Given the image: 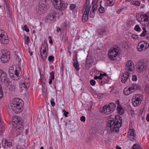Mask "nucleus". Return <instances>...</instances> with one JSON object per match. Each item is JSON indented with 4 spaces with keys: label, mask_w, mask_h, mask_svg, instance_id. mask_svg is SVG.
Masks as SVG:
<instances>
[{
    "label": "nucleus",
    "mask_w": 149,
    "mask_h": 149,
    "mask_svg": "<svg viewBox=\"0 0 149 149\" xmlns=\"http://www.w3.org/2000/svg\"><path fill=\"white\" fill-rule=\"evenodd\" d=\"M122 123V118L118 115H116L114 119L113 118H111L108 121L107 125L108 131L110 130L109 133H111L114 131L116 132H118Z\"/></svg>",
    "instance_id": "f257e3e1"
},
{
    "label": "nucleus",
    "mask_w": 149,
    "mask_h": 149,
    "mask_svg": "<svg viewBox=\"0 0 149 149\" xmlns=\"http://www.w3.org/2000/svg\"><path fill=\"white\" fill-rule=\"evenodd\" d=\"M23 102L22 99L18 97L14 98L11 105V108L15 113H19L22 110Z\"/></svg>",
    "instance_id": "f03ea898"
},
{
    "label": "nucleus",
    "mask_w": 149,
    "mask_h": 149,
    "mask_svg": "<svg viewBox=\"0 0 149 149\" xmlns=\"http://www.w3.org/2000/svg\"><path fill=\"white\" fill-rule=\"evenodd\" d=\"M12 120L14 125H16V130L17 132H18L17 135L22 132L23 130V122L20 120V118L17 117L13 116L12 118Z\"/></svg>",
    "instance_id": "7ed1b4c3"
},
{
    "label": "nucleus",
    "mask_w": 149,
    "mask_h": 149,
    "mask_svg": "<svg viewBox=\"0 0 149 149\" xmlns=\"http://www.w3.org/2000/svg\"><path fill=\"white\" fill-rule=\"evenodd\" d=\"M20 68H15V70L13 67H10L9 69V73L10 76L13 77V79L15 80H18L21 77V76L19 74L20 73Z\"/></svg>",
    "instance_id": "20e7f679"
},
{
    "label": "nucleus",
    "mask_w": 149,
    "mask_h": 149,
    "mask_svg": "<svg viewBox=\"0 0 149 149\" xmlns=\"http://www.w3.org/2000/svg\"><path fill=\"white\" fill-rule=\"evenodd\" d=\"M140 89V86L136 84H132L131 86L128 89L126 88H125L123 92L124 94L126 95H130L131 93L134 92L136 90H139Z\"/></svg>",
    "instance_id": "39448f33"
},
{
    "label": "nucleus",
    "mask_w": 149,
    "mask_h": 149,
    "mask_svg": "<svg viewBox=\"0 0 149 149\" xmlns=\"http://www.w3.org/2000/svg\"><path fill=\"white\" fill-rule=\"evenodd\" d=\"M147 67V65L145 61L140 60L137 64L136 70L139 73H142L146 70Z\"/></svg>",
    "instance_id": "423d86ee"
},
{
    "label": "nucleus",
    "mask_w": 149,
    "mask_h": 149,
    "mask_svg": "<svg viewBox=\"0 0 149 149\" xmlns=\"http://www.w3.org/2000/svg\"><path fill=\"white\" fill-rule=\"evenodd\" d=\"M119 50L117 48L110 49L108 53L110 59L113 61L116 60V57L119 54Z\"/></svg>",
    "instance_id": "0eeeda50"
},
{
    "label": "nucleus",
    "mask_w": 149,
    "mask_h": 149,
    "mask_svg": "<svg viewBox=\"0 0 149 149\" xmlns=\"http://www.w3.org/2000/svg\"><path fill=\"white\" fill-rule=\"evenodd\" d=\"M149 47V44L146 41H142L138 44L137 47V50L139 51L145 50Z\"/></svg>",
    "instance_id": "6e6552de"
},
{
    "label": "nucleus",
    "mask_w": 149,
    "mask_h": 149,
    "mask_svg": "<svg viewBox=\"0 0 149 149\" xmlns=\"http://www.w3.org/2000/svg\"><path fill=\"white\" fill-rule=\"evenodd\" d=\"M10 52L7 50H4L3 52L2 55L0 58L2 63H7L10 59Z\"/></svg>",
    "instance_id": "1a4fd4ad"
},
{
    "label": "nucleus",
    "mask_w": 149,
    "mask_h": 149,
    "mask_svg": "<svg viewBox=\"0 0 149 149\" xmlns=\"http://www.w3.org/2000/svg\"><path fill=\"white\" fill-rule=\"evenodd\" d=\"M141 97L139 94L135 95L133 96L132 101L133 105L136 107L140 105L141 101Z\"/></svg>",
    "instance_id": "9d476101"
},
{
    "label": "nucleus",
    "mask_w": 149,
    "mask_h": 149,
    "mask_svg": "<svg viewBox=\"0 0 149 149\" xmlns=\"http://www.w3.org/2000/svg\"><path fill=\"white\" fill-rule=\"evenodd\" d=\"M91 6H86L85 7L84 13L82 17V20L84 22H86L88 18V16L89 12Z\"/></svg>",
    "instance_id": "9b49d317"
},
{
    "label": "nucleus",
    "mask_w": 149,
    "mask_h": 149,
    "mask_svg": "<svg viewBox=\"0 0 149 149\" xmlns=\"http://www.w3.org/2000/svg\"><path fill=\"white\" fill-rule=\"evenodd\" d=\"M8 80L6 73L0 70V82L2 83H6L8 82Z\"/></svg>",
    "instance_id": "f8f14e48"
},
{
    "label": "nucleus",
    "mask_w": 149,
    "mask_h": 149,
    "mask_svg": "<svg viewBox=\"0 0 149 149\" xmlns=\"http://www.w3.org/2000/svg\"><path fill=\"white\" fill-rule=\"evenodd\" d=\"M125 70L129 72H132L134 69V66L133 62L131 61H128L125 66Z\"/></svg>",
    "instance_id": "ddd939ff"
},
{
    "label": "nucleus",
    "mask_w": 149,
    "mask_h": 149,
    "mask_svg": "<svg viewBox=\"0 0 149 149\" xmlns=\"http://www.w3.org/2000/svg\"><path fill=\"white\" fill-rule=\"evenodd\" d=\"M54 7L55 8L61 10H64L66 7L65 4L62 3L60 0H58V1L56 3H54Z\"/></svg>",
    "instance_id": "4468645a"
},
{
    "label": "nucleus",
    "mask_w": 149,
    "mask_h": 149,
    "mask_svg": "<svg viewBox=\"0 0 149 149\" xmlns=\"http://www.w3.org/2000/svg\"><path fill=\"white\" fill-rule=\"evenodd\" d=\"M57 13L55 10H52L46 17L47 20L53 21L54 19L56 18Z\"/></svg>",
    "instance_id": "2eb2a0df"
},
{
    "label": "nucleus",
    "mask_w": 149,
    "mask_h": 149,
    "mask_svg": "<svg viewBox=\"0 0 149 149\" xmlns=\"http://www.w3.org/2000/svg\"><path fill=\"white\" fill-rule=\"evenodd\" d=\"M1 144L5 148H10L12 146V143L8 141L5 139H3L1 141Z\"/></svg>",
    "instance_id": "dca6fc26"
},
{
    "label": "nucleus",
    "mask_w": 149,
    "mask_h": 149,
    "mask_svg": "<svg viewBox=\"0 0 149 149\" xmlns=\"http://www.w3.org/2000/svg\"><path fill=\"white\" fill-rule=\"evenodd\" d=\"M6 35H0V42L4 44H7L9 43V40L8 38L6 37Z\"/></svg>",
    "instance_id": "f3484780"
},
{
    "label": "nucleus",
    "mask_w": 149,
    "mask_h": 149,
    "mask_svg": "<svg viewBox=\"0 0 149 149\" xmlns=\"http://www.w3.org/2000/svg\"><path fill=\"white\" fill-rule=\"evenodd\" d=\"M129 77V73L127 72L123 74L122 77V82L123 83H125L128 79Z\"/></svg>",
    "instance_id": "a211bd4d"
},
{
    "label": "nucleus",
    "mask_w": 149,
    "mask_h": 149,
    "mask_svg": "<svg viewBox=\"0 0 149 149\" xmlns=\"http://www.w3.org/2000/svg\"><path fill=\"white\" fill-rule=\"evenodd\" d=\"M129 138L131 141H132L134 139V138L136 136L134 130L130 129L129 131Z\"/></svg>",
    "instance_id": "6ab92c4d"
},
{
    "label": "nucleus",
    "mask_w": 149,
    "mask_h": 149,
    "mask_svg": "<svg viewBox=\"0 0 149 149\" xmlns=\"http://www.w3.org/2000/svg\"><path fill=\"white\" fill-rule=\"evenodd\" d=\"M26 84L25 83H21L20 84L19 87L21 89V91H22L23 90H26L27 89L29 88L30 84L27 83Z\"/></svg>",
    "instance_id": "aec40b11"
},
{
    "label": "nucleus",
    "mask_w": 149,
    "mask_h": 149,
    "mask_svg": "<svg viewBox=\"0 0 149 149\" xmlns=\"http://www.w3.org/2000/svg\"><path fill=\"white\" fill-rule=\"evenodd\" d=\"M102 111L104 113L106 114H109L112 113L111 111V110L110 109H109L108 105H106L104 106Z\"/></svg>",
    "instance_id": "412c9836"
},
{
    "label": "nucleus",
    "mask_w": 149,
    "mask_h": 149,
    "mask_svg": "<svg viewBox=\"0 0 149 149\" xmlns=\"http://www.w3.org/2000/svg\"><path fill=\"white\" fill-rule=\"evenodd\" d=\"M47 51H44L41 52L40 51V54L41 57V59L42 61H45L47 58Z\"/></svg>",
    "instance_id": "4be33fe9"
},
{
    "label": "nucleus",
    "mask_w": 149,
    "mask_h": 149,
    "mask_svg": "<svg viewBox=\"0 0 149 149\" xmlns=\"http://www.w3.org/2000/svg\"><path fill=\"white\" fill-rule=\"evenodd\" d=\"M48 45L47 43H44L41 47L40 51L41 52L45 51H48Z\"/></svg>",
    "instance_id": "5701e85b"
},
{
    "label": "nucleus",
    "mask_w": 149,
    "mask_h": 149,
    "mask_svg": "<svg viewBox=\"0 0 149 149\" xmlns=\"http://www.w3.org/2000/svg\"><path fill=\"white\" fill-rule=\"evenodd\" d=\"M109 109L111 110V111L112 113L116 109V105L114 103H110L108 105Z\"/></svg>",
    "instance_id": "b1692460"
},
{
    "label": "nucleus",
    "mask_w": 149,
    "mask_h": 149,
    "mask_svg": "<svg viewBox=\"0 0 149 149\" xmlns=\"http://www.w3.org/2000/svg\"><path fill=\"white\" fill-rule=\"evenodd\" d=\"M93 62V61L92 59L87 57L86 58V67H90L91 65V64Z\"/></svg>",
    "instance_id": "393cba45"
},
{
    "label": "nucleus",
    "mask_w": 149,
    "mask_h": 149,
    "mask_svg": "<svg viewBox=\"0 0 149 149\" xmlns=\"http://www.w3.org/2000/svg\"><path fill=\"white\" fill-rule=\"evenodd\" d=\"M108 6H113L115 3V0H104Z\"/></svg>",
    "instance_id": "a878e982"
},
{
    "label": "nucleus",
    "mask_w": 149,
    "mask_h": 149,
    "mask_svg": "<svg viewBox=\"0 0 149 149\" xmlns=\"http://www.w3.org/2000/svg\"><path fill=\"white\" fill-rule=\"evenodd\" d=\"M73 61L74 63L73 64L74 66L77 70H79L80 69L79 67V65L78 64L77 58L74 59Z\"/></svg>",
    "instance_id": "bb28decb"
},
{
    "label": "nucleus",
    "mask_w": 149,
    "mask_h": 149,
    "mask_svg": "<svg viewBox=\"0 0 149 149\" xmlns=\"http://www.w3.org/2000/svg\"><path fill=\"white\" fill-rule=\"evenodd\" d=\"M16 86L13 84L9 83L8 88L9 89L12 91H14L16 88Z\"/></svg>",
    "instance_id": "cd10ccee"
},
{
    "label": "nucleus",
    "mask_w": 149,
    "mask_h": 149,
    "mask_svg": "<svg viewBox=\"0 0 149 149\" xmlns=\"http://www.w3.org/2000/svg\"><path fill=\"white\" fill-rule=\"evenodd\" d=\"M117 110L118 112L120 114H122L123 113L124 111L123 109L120 106H117Z\"/></svg>",
    "instance_id": "c85d7f7f"
},
{
    "label": "nucleus",
    "mask_w": 149,
    "mask_h": 149,
    "mask_svg": "<svg viewBox=\"0 0 149 149\" xmlns=\"http://www.w3.org/2000/svg\"><path fill=\"white\" fill-rule=\"evenodd\" d=\"M140 17L141 18V21L142 22H148L149 19L147 17H145L144 16V15L143 14L140 15Z\"/></svg>",
    "instance_id": "c756f323"
},
{
    "label": "nucleus",
    "mask_w": 149,
    "mask_h": 149,
    "mask_svg": "<svg viewBox=\"0 0 149 149\" xmlns=\"http://www.w3.org/2000/svg\"><path fill=\"white\" fill-rule=\"evenodd\" d=\"M99 11L101 13H103L105 11L104 8L102 6V5H100V7L99 9Z\"/></svg>",
    "instance_id": "7c9ffc66"
},
{
    "label": "nucleus",
    "mask_w": 149,
    "mask_h": 149,
    "mask_svg": "<svg viewBox=\"0 0 149 149\" xmlns=\"http://www.w3.org/2000/svg\"><path fill=\"white\" fill-rule=\"evenodd\" d=\"M106 30L105 28H103L100 29L98 31V33L100 35H102L103 34L105 33Z\"/></svg>",
    "instance_id": "2f4dec72"
},
{
    "label": "nucleus",
    "mask_w": 149,
    "mask_h": 149,
    "mask_svg": "<svg viewBox=\"0 0 149 149\" xmlns=\"http://www.w3.org/2000/svg\"><path fill=\"white\" fill-rule=\"evenodd\" d=\"M92 9L93 10V12H94L96 10L97 8L98 5L97 3L92 4Z\"/></svg>",
    "instance_id": "473e14b6"
},
{
    "label": "nucleus",
    "mask_w": 149,
    "mask_h": 149,
    "mask_svg": "<svg viewBox=\"0 0 149 149\" xmlns=\"http://www.w3.org/2000/svg\"><path fill=\"white\" fill-rule=\"evenodd\" d=\"M54 60V57L52 55L50 56L48 58V60L49 62L53 63Z\"/></svg>",
    "instance_id": "72a5a7b5"
},
{
    "label": "nucleus",
    "mask_w": 149,
    "mask_h": 149,
    "mask_svg": "<svg viewBox=\"0 0 149 149\" xmlns=\"http://www.w3.org/2000/svg\"><path fill=\"white\" fill-rule=\"evenodd\" d=\"M4 127L3 125L0 124V135H1L4 131Z\"/></svg>",
    "instance_id": "f704fd0d"
},
{
    "label": "nucleus",
    "mask_w": 149,
    "mask_h": 149,
    "mask_svg": "<svg viewBox=\"0 0 149 149\" xmlns=\"http://www.w3.org/2000/svg\"><path fill=\"white\" fill-rule=\"evenodd\" d=\"M132 149H142V148L139 145L135 144L133 146Z\"/></svg>",
    "instance_id": "c9c22d12"
},
{
    "label": "nucleus",
    "mask_w": 149,
    "mask_h": 149,
    "mask_svg": "<svg viewBox=\"0 0 149 149\" xmlns=\"http://www.w3.org/2000/svg\"><path fill=\"white\" fill-rule=\"evenodd\" d=\"M25 43L26 45H28L30 41L29 38L28 36H26V37L25 36Z\"/></svg>",
    "instance_id": "e433bc0d"
},
{
    "label": "nucleus",
    "mask_w": 149,
    "mask_h": 149,
    "mask_svg": "<svg viewBox=\"0 0 149 149\" xmlns=\"http://www.w3.org/2000/svg\"><path fill=\"white\" fill-rule=\"evenodd\" d=\"M22 27L23 30L25 31H26L27 32H29V29L26 24L25 25L24 27Z\"/></svg>",
    "instance_id": "4c0bfd02"
},
{
    "label": "nucleus",
    "mask_w": 149,
    "mask_h": 149,
    "mask_svg": "<svg viewBox=\"0 0 149 149\" xmlns=\"http://www.w3.org/2000/svg\"><path fill=\"white\" fill-rule=\"evenodd\" d=\"M134 30L137 31H140L141 30V28L138 25H136L135 26Z\"/></svg>",
    "instance_id": "58836bf2"
},
{
    "label": "nucleus",
    "mask_w": 149,
    "mask_h": 149,
    "mask_svg": "<svg viewBox=\"0 0 149 149\" xmlns=\"http://www.w3.org/2000/svg\"><path fill=\"white\" fill-rule=\"evenodd\" d=\"M76 7V6L73 4H71L70 5V8L71 10L75 9Z\"/></svg>",
    "instance_id": "ea45409f"
},
{
    "label": "nucleus",
    "mask_w": 149,
    "mask_h": 149,
    "mask_svg": "<svg viewBox=\"0 0 149 149\" xmlns=\"http://www.w3.org/2000/svg\"><path fill=\"white\" fill-rule=\"evenodd\" d=\"M132 4L135 5L136 6H139L140 4V2L139 1H134L132 2Z\"/></svg>",
    "instance_id": "a19ab883"
},
{
    "label": "nucleus",
    "mask_w": 149,
    "mask_h": 149,
    "mask_svg": "<svg viewBox=\"0 0 149 149\" xmlns=\"http://www.w3.org/2000/svg\"><path fill=\"white\" fill-rule=\"evenodd\" d=\"M50 78L51 79H54V72L53 71H52L50 73Z\"/></svg>",
    "instance_id": "79ce46f5"
},
{
    "label": "nucleus",
    "mask_w": 149,
    "mask_h": 149,
    "mask_svg": "<svg viewBox=\"0 0 149 149\" xmlns=\"http://www.w3.org/2000/svg\"><path fill=\"white\" fill-rule=\"evenodd\" d=\"M54 98H51V100H50V103L52 106L54 107L55 106V103L54 102Z\"/></svg>",
    "instance_id": "37998d69"
},
{
    "label": "nucleus",
    "mask_w": 149,
    "mask_h": 149,
    "mask_svg": "<svg viewBox=\"0 0 149 149\" xmlns=\"http://www.w3.org/2000/svg\"><path fill=\"white\" fill-rule=\"evenodd\" d=\"M102 78L101 74H100V76H95L94 77V79L95 80L98 79L101 80L102 79Z\"/></svg>",
    "instance_id": "c03bdc74"
},
{
    "label": "nucleus",
    "mask_w": 149,
    "mask_h": 149,
    "mask_svg": "<svg viewBox=\"0 0 149 149\" xmlns=\"http://www.w3.org/2000/svg\"><path fill=\"white\" fill-rule=\"evenodd\" d=\"M88 107H89V109H91L92 106V102L91 101L89 102V104H87Z\"/></svg>",
    "instance_id": "a18cd8bd"
},
{
    "label": "nucleus",
    "mask_w": 149,
    "mask_h": 149,
    "mask_svg": "<svg viewBox=\"0 0 149 149\" xmlns=\"http://www.w3.org/2000/svg\"><path fill=\"white\" fill-rule=\"evenodd\" d=\"M94 13V12H93V10L90 12L89 15L90 18H93L95 15Z\"/></svg>",
    "instance_id": "49530a36"
},
{
    "label": "nucleus",
    "mask_w": 149,
    "mask_h": 149,
    "mask_svg": "<svg viewBox=\"0 0 149 149\" xmlns=\"http://www.w3.org/2000/svg\"><path fill=\"white\" fill-rule=\"evenodd\" d=\"M90 83L92 86H94L96 82L94 80L91 79L90 81Z\"/></svg>",
    "instance_id": "de8ad7c7"
},
{
    "label": "nucleus",
    "mask_w": 149,
    "mask_h": 149,
    "mask_svg": "<svg viewBox=\"0 0 149 149\" xmlns=\"http://www.w3.org/2000/svg\"><path fill=\"white\" fill-rule=\"evenodd\" d=\"M132 37L134 39H136L138 38V36L135 34H133L132 35Z\"/></svg>",
    "instance_id": "09e8293b"
},
{
    "label": "nucleus",
    "mask_w": 149,
    "mask_h": 149,
    "mask_svg": "<svg viewBox=\"0 0 149 149\" xmlns=\"http://www.w3.org/2000/svg\"><path fill=\"white\" fill-rule=\"evenodd\" d=\"M147 31H143L140 35L141 37H144L146 34Z\"/></svg>",
    "instance_id": "8fccbe9b"
},
{
    "label": "nucleus",
    "mask_w": 149,
    "mask_h": 149,
    "mask_svg": "<svg viewBox=\"0 0 149 149\" xmlns=\"http://www.w3.org/2000/svg\"><path fill=\"white\" fill-rule=\"evenodd\" d=\"M137 80V77L135 75H133L132 77V80L134 81H136Z\"/></svg>",
    "instance_id": "3c124183"
},
{
    "label": "nucleus",
    "mask_w": 149,
    "mask_h": 149,
    "mask_svg": "<svg viewBox=\"0 0 149 149\" xmlns=\"http://www.w3.org/2000/svg\"><path fill=\"white\" fill-rule=\"evenodd\" d=\"M89 4H90L89 0H87L86 2V4L84 5V7L83 8V10H85V8H84V7L86 6H91V5L88 6V5H89Z\"/></svg>",
    "instance_id": "603ef678"
},
{
    "label": "nucleus",
    "mask_w": 149,
    "mask_h": 149,
    "mask_svg": "<svg viewBox=\"0 0 149 149\" xmlns=\"http://www.w3.org/2000/svg\"><path fill=\"white\" fill-rule=\"evenodd\" d=\"M80 120L81 121L85 122L86 120V117L84 116H82L80 118Z\"/></svg>",
    "instance_id": "864d4df0"
},
{
    "label": "nucleus",
    "mask_w": 149,
    "mask_h": 149,
    "mask_svg": "<svg viewBox=\"0 0 149 149\" xmlns=\"http://www.w3.org/2000/svg\"><path fill=\"white\" fill-rule=\"evenodd\" d=\"M64 112V115L65 117H67V115L69 113V112H66L65 111V110H64L63 111V112Z\"/></svg>",
    "instance_id": "5fc2aeb1"
},
{
    "label": "nucleus",
    "mask_w": 149,
    "mask_h": 149,
    "mask_svg": "<svg viewBox=\"0 0 149 149\" xmlns=\"http://www.w3.org/2000/svg\"><path fill=\"white\" fill-rule=\"evenodd\" d=\"M3 96V94L2 92V90L1 91H0V99H1Z\"/></svg>",
    "instance_id": "6e6d98bb"
},
{
    "label": "nucleus",
    "mask_w": 149,
    "mask_h": 149,
    "mask_svg": "<svg viewBox=\"0 0 149 149\" xmlns=\"http://www.w3.org/2000/svg\"><path fill=\"white\" fill-rule=\"evenodd\" d=\"M39 9L40 11H41L42 10H43V8L42 7L41 5H39L38 6Z\"/></svg>",
    "instance_id": "4d7b16f0"
},
{
    "label": "nucleus",
    "mask_w": 149,
    "mask_h": 149,
    "mask_svg": "<svg viewBox=\"0 0 149 149\" xmlns=\"http://www.w3.org/2000/svg\"><path fill=\"white\" fill-rule=\"evenodd\" d=\"M99 0H97V1H95L94 0H93L92 2V4H94L96 3H97V2Z\"/></svg>",
    "instance_id": "13d9d810"
},
{
    "label": "nucleus",
    "mask_w": 149,
    "mask_h": 149,
    "mask_svg": "<svg viewBox=\"0 0 149 149\" xmlns=\"http://www.w3.org/2000/svg\"><path fill=\"white\" fill-rule=\"evenodd\" d=\"M145 26L147 27H149V21H148V23L145 24Z\"/></svg>",
    "instance_id": "bf43d9fd"
},
{
    "label": "nucleus",
    "mask_w": 149,
    "mask_h": 149,
    "mask_svg": "<svg viewBox=\"0 0 149 149\" xmlns=\"http://www.w3.org/2000/svg\"><path fill=\"white\" fill-rule=\"evenodd\" d=\"M29 52L31 56H32L33 55V52L31 50L30 48H29Z\"/></svg>",
    "instance_id": "052dcab7"
},
{
    "label": "nucleus",
    "mask_w": 149,
    "mask_h": 149,
    "mask_svg": "<svg viewBox=\"0 0 149 149\" xmlns=\"http://www.w3.org/2000/svg\"><path fill=\"white\" fill-rule=\"evenodd\" d=\"M56 28H57V31L58 32H59V31H61V29L59 27H57Z\"/></svg>",
    "instance_id": "680f3d73"
},
{
    "label": "nucleus",
    "mask_w": 149,
    "mask_h": 149,
    "mask_svg": "<svg viewBox=\"0 0 149 149\" xmlns=\"http://www.w3.org/2000/svg\"><path fill=\"white\" fill-rule=\"evenodd\" d=\"M58 1V0H51V1L52 3H53V4H54V3H56V2H57Z\"/></svg>",
    "instance_id": "e2e57ef3"
},
{
    "label": "nucleus",
    "mask_w": 149,
    "mask_h": 149,
    "mask_svg": "<svg viewBox=\"0 0 149 149\" xmlns=\"http://www.w3.org/2000/svg\"><path fill=\"white\" fill-rule=\"evenodd\" d=\"M4 34V31L1 30L0 29V35H2Z\"/></svg>",
    "instance_id": "0e129e2a"
},
{
    "label": "nucleus",
    "mask_w": 149,
    "mask_h": 149,
    "mask_svg": "<svg viewBox=\"0 0 149 149\" xmlns=\"http://www.w3.org/2000/svg\"><path fill=\"white\" fill-rule=\"evenodd\" d=\"M116 103L118 105V106H120V103H119V100H117V101H116Z\"/></svg>",
    "instance_id": "69168bd1"
},
{
    "label": "nucleus",
    "mask_w": 149,
    "mask_h": 149,
    "mask_svg": "<svg viewBox=\"0 0 149 149\" xmlns=\"http://www.w3.org/2000/svg\"><path fill=\"white\" fill-rule=\"evenodd\" d=\"M146 119L149 122V114H148L146 116Z\"/></svg>",
    "instance_id": "338daca9"
},
{
    "label": "nucleus",
    "mask_w": 149,
    "mask_h": 149,
    "mask_svg": "<svg viewBox=\"0 0 149 149\" xmlns=\"http://www.w3.org/2000/svg\"><path fill=\"white\" fill-rule=\"evenodd\" d=\"M146 39L149 40V33H148L146 34Z\"/></svg>",
    "instance_id": "774afa93"
}]
</instances>
